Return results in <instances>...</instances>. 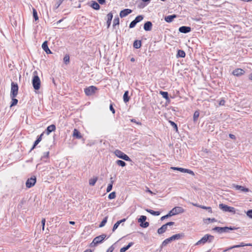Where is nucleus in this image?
<instances>
[{"instance_id": "nucleus-2", "label": "nucleus", "mask_w": 252, "mask_h": 252, "mask_svg": "<svg viewBox=\"0 0 252 252\" xmlns=\"http://www.w3.org/2000/svg\"><path fill=\"white\" fill-rule=\"evenodd\" d=\"M32 83L33 89L36 90H39L41 86V81L39 76H38V72L35 70L33 72V76L32 80Z\"/></svg>"}, {"instance_id": "nucleus-35", "label": "nucleus", "mask_w": 252, "mask_h": 252, "mask_svg": "<svg viewBox=\"0 0 252 252\" xmlns=\"http://www.w3.org/2000/svg\"><path fill=\"white\" fill-rule=\"evenodd\" d=\"M108 218V216H106L103 218V219L102 220V221L99 224V227H102L106 224Z\"/></svg>"}, {"instance_id": "nucleus-59", "label": "nucleus", "mask_w": 252, "mask_h": 252, "mask_svg": "<svg viewBox=\"0 0 252 252\" xmlns=\"http://www.w3.org/2000/svg\"><path fill=\"white\" fill-rule=\"evenodd\" d=\"M24 202H25V201L24 200V199L21 200L20 201V203L18 205V208H21L22 207V205L24 203Z\"/></svg>"}, {"instance_id": "nucleus-23", "label": "nucleus", "mask_w": 252, "mask_h": 252, "mask_svg": "<svg viewBox=\"0 0 252 252\" xmlns=\"http://www.w3.org/2000/svg\"><path fill=\"white\" fill-rule=\"evenodd\" d=\"M134 245V242H131L128 244L126 246H125L120 249V252H125L128 250L131 246Z\"/></svg>"}, {"instance_id": "nucleus-42", "label": "nucleus", "mask_w": 252, "mask_h": 252, "mask_svg": "<svg viewBox=\"0 0 252 252\" xmlns=\"http://www.w3.org/2000/svg\"><path fill=\"white\" fill-rule=\"evenodd\" d=\"M216 222L217 221V220L215 218H207L206 219H204V222L206 224H208L209 222Z\"/></svg>"}, {"instance_id": "nucleus-13", "label": "nucleus", "mask_w": 252, "mask_h": 252, "mask_svg": "<svg viewBox=\"0 0 252 252\" xmlns=\"http://www.w3.org/2000/svg\"><path fill=\"white\" fill-rule=\"evenodd\" d=\"M143 18L144 17H136L135 19L130 22L129 25V28L130 29L134 28L138 23L140 22L143 19Z\"/></svg>"}, {"instance_id": "nucleus-34", "label": "nucleus", "mask_w": 252, "mask_h": 252, "mask_svg": "<svg viewBox=\"0 0 252 252\" xmlns=\"http://www.w3.org/2000/svg\"><path fill=\"white\" fill-rule=\"evenodd\" d=\"M159 94L162 95V96L165 99V100L169 99V94L167 92H163V91H160Z\"/></svg>"}, {"instance_id": "nucleus-21", "label": "nucleus", "mask_w": 252, "mask_h": 252, "mask_svg": "<svg viewBox=\"0 0 252 252\" xmlns=\"http://www.w3.org/2000/svg\"><path fill=\"white\" fill-rule=\"evenodd\" d=\"M142 46V40H135L133 43V47L134 48L138 49Z\"/></svg>"}, {"instance_id": "nucleus-46", "label": "nucleus", "mask_w": 252, "mask_h": 252, "mask_svg": "<svg viewBox=\"0 0 252 252\" xmlns=\"http://www.w3.org/2000/svg\"><path fill=\"white\" fill-rule=\"evenodd\" d=\"M116 197V193L115 191H113L112 192H111L110 193H109V194L108 195V198L109 199H114Z\"/></svg>"}, {"instance_id": "nucleus-16", "label": "nucleus", "mask_w": 252, "mask_h": 252, "mask_svg": "<svg viewBox=\"0 0 252 252\" xmlns=\"http://www.w3.org/2000/svg\"><path fill=\"white\" fill-rule=\"evenodd\" d=\"M106 235L102 234L98 236L95 237L94 239L97 243V244L102 243L105 239L106 238Z\"/></svg>"}, {"instance_id": "nucleus-40", "label": "nucleus", "mask_w": 252, "mask_h": 252, "mask_svg": "<svg viewBox=\"0 0 252 252\" xmlns=\"http://www.w3.org/2000/svg\"><path fill=\"white\" fill-rule=\"evenodd\" d=\"M49 152H46L44 153L43 155L41 158V160L46 162V160L45 159H47L49 158Z\"/></svg>"}, {"instance_id": "nucleus-41", "label": "nucleus", "mask_w": 252, "mask_h": 252, "mask_svg": "<svg viewBox=\"0 0 252 252\" xmlns=\"http://www.w3.org/2000/svg\"><path fill=\"white\" fill-rule=\"evenodd\" d=\"M226 212H229L232 213V214H235L236 213V209L233 207L228 206Z\"/></svg>"}, {"instance_id": "nucleus-56", "label": "nucleus", "mask_w": 252, "mask_h": 252, "mask_svg": "<svg viewBox=\"0 0 252 252\" xmlns=\"http://www.w3.org/2000/svg\"><path fill=\"white\" fill-rule=\"evenodd\" d=\"M66 19V17H63V18H62V19L58 21L56 23H54L53 25H58L59 23H61V22H62L63 21H64Z\"/></svg>"}, {"instance_id": "nucleus-28", "label": "nucleus", "mask_w": 252, "mask_h": 252, "mask_svg": "<svg viewBox=\"0 0 252 252\" xmlns=\"http://www.w3.org/2000/svg\"><path fill=\"white\" fill-rule=\"evenodd\" d=\"M16 97V96H10V97L11 98V101L10 103V107H12L17 104L18 100L15 98Z\"/></svg>"}, {"instance_id": "nucleus-25", "label": "nucleus", "mask_w": 252, "mask_h": 252, "mask_svg": "<svg viewBox=\"0 0 252 252\" xmlns=\"http://www.w3.org/2000/svg\"><path fill=\"white\" fill-rule=\"evenodd\" d=\"M130 96H129V92L128 91H126L123 95V100L124 102L127 103L130 100Z\"/></svg>"}, {"instance_id": "nucleus-1", "label": "nucleus", "mask_w": 252, "mask_h": 252, "mask_svg": "<svg viewBox=\"0 0 252 252\" xmlns=\"http://www.w3.org/2000/svg\"><path fill=\"white\" fill-rule=\"evenodd\" d=\"M185 212V210L181 207L177 206L174 207L170 210L167 214L161 217L160 220H164L168 218L169 217L183 213Z\"/></svg>"}, {"instance_id": "nucleus-14", "label": "nucleus", "mask_w": 252, "mask_h": 252, "mask_svg": "<svg viewBox=\"0 0 252 252\" xmlns=\"http://www.w3.org/2000/svg\"><path fill=\"white\" fill-rule=\"evenodd\" d=\"M56 129V127L55 125L52 124L47 126L43 132L47 135H49L52 132L55 131Z\"/></svg>"}, {"instance_id": "nucleus-58", "label": "nucleus", "mask_w": 252, "mask_h": 252, "mask_svg": "<svg viewBox=\"0 0 252 252\" xmlns=\"http://www.w3.org/2000/svg\"><path fill=\"white\" fill-rule=\"evenodd\" d=\"M225 101L224 100V99H223V98L221 99L220 101H219V105H221V106H223L225 104Z\"/></svg>"}, {"instance_id": "nucleus-51", "label": "nucleus", "mask_w": 252, "mask_h": 252, "mask_svg": "<svg viewBox=\"0 0 252 252\" xmlns=\"http://www.w3.org/2000/svg\"><path fill=\"white\" fill-rule=\"evenodd\" d=\"M114 104L112 102H111L110 106H109V109L112 112V113L114 114L115 113V109H114L113 105Z\"/></svg>"}, {"instance_id": "nucleus-6", "label": "nucleus", "mask_w": 252, "mask_h": 252, "mask_svg": "<svg viewBox=\"0 0 252 252\" xmlns=\"http://www.w3.org/2000/svg\"><path fill=\"white\" fill-rule=\"evenodd\" d=\"M114 154L118 158L126 161H131V158L124 152L118 149L114 151Z\"/></svg>"}, {"instance_id": "nucleus-30", "label": "nucleus", "mask_w": 252, "mask_h": 252, "mask_svg": "<svg viewBox=\"0 0 252 252\" xmlns=\"http://www.w3.org/2000/svg\"><path fill=\"white\" fill-rule=\"evenodd\" d=\"M97 180V177H94L93 178L90 179L89 180V185L91 186H94Z\"/></svg>"}, {"instance_id": "nucleus-53", "label": "nucleus", "mask_w": 252, "mask_h": 252, "mask_svg": "<svg viewBox=\"0 0 252 252\" xmlns=\"http://www.w3.org/2000/svg\"><path fill=\"white\" fill-rule=\"evenodd\" d=\"M247 216L250 219H252V209L248 210L246 212Z\"/></svg>"}, {"instance_id": "nucleus-20", "label": "nucleus", "mask_w": 252, "mask_h": 252, "mask_svg": "<svg viewBox=\"0 0 252 252\" xmlns=\"http://www.w3.org/2000/svg\"><path fill=\"white\" fill-rule=\"evenodd\" d=\"M48 42L47 40L44 41L42 44V48L47 54H52L51 51L48 47Z\"/></svg>"}, {"instance_id": "nucleus-62", "label": "nucleus", "mask_w": 252, "mask_h": 252, "mask_svg": "<svg viewBox=\"0 0 252 252\" xmlns=\"http://www.w3.org/2000/svg\"><path fill=\"white\" fill-rule=\"evenodd\" d=\"M114 249L113 246H111L107 251L106 252H112Z\"/></svg>"}, {"instance_id": "nucleus-29", "label": "nucleus", "mask_w": 252, "mask_h": 252, "mask_svg": "<svg viewBox=\"0 0 252 252\" xmlns=\"http://www.w3.org/2000/svg\"><path fill=\"white\" fill-rule=\"evenodd\" d=\"M145 210L151 214V215L155 216H159L160 214V212L159 211H156L150 209H146Z\"/></svg>"}, {"instance_id": "nucleus-47", "label": "nucleus", "mask_w": 252, "mask_h": 252, "mask_svg": "<svg viewBox=\"0 0 252 252\" xmlns=\"http://www.w3.org/2000/svg\"><path fill=\"white\" fill-rule=\"evenodd\" d=\"M9 19L13 26H17V21L15 19L14 17H9Z\"/></svg>"}, {"instance_id": "nucleus-37", "label": "nucleus", "mask_w": 252, "mask_h": 252, "mask_svg": "<svg viewBox=\"0 0 252 252\" xmlns=\"http://www.w3.org/2000/svg\"><path fill=\"white\" fill-rule=\"evenodd\" d=\"M116 163L121 167H124L126 165V163L124 161L120 159L117 160L116 161Z\"/></svg>"}, {"instance_id": "nucleus-48", "label": "nucleus", "mask_w": 252, "mask_h": 252, "mask_svg": "<svg viewBox=\"0 0 252 252\" xmlns=\"http://www.w3.org/2000/svg\"><path fill=\"white\" fill-rule=\"evenodd\" d=\"M199 208L207 210L209 213H212V210L211 207H207L205 206L202 205L201 206H199Z\"/></svg>"}, {"instance_id": "nucleus-31", "label": "nucleus", "mask_w": 252, "mask_h": 252, "mask_svg": "<svg viewBox=\"0 0 252 252\" xmlns=\"http://www.w3.org/2000/svg\"><path fill=\"white\" fill-rule=\"evenodd\" d=\"M199 110L195 111L193 114V120L194 123L196 122L199 116Z\"/></svg>"}, {"instance_id": "nucleus-43", "label": "nucleus", "mask_w": 252, "mask_h": 252, "mask_svg": "<svg viewBox=\"0 0 252 252\" xmlns=\"http://www.w3.org/2000/svg\"><path fill=\"white\" fill-rule=\"evenodd\" d=\"M63 62L65 64H68L70 62L69 56L68 55H65L63 57Z\"/></svg>"}, {"instance_id": "nucleus-12", "label": "nucleus", "mask_w": 252, "mask_h": 252, "mask_svg": "<svg viewBox=\"0 0 252 252\" xmlns=\"http://www.w3.org/2000/svg\"><path fill=\"white\" fill-rule=\"evenodd\" d=\"M72 136L74 138L80 139H82L83 143L85 142V139L83 137L82 134L80 132V131L74 128L73 130Z\"/></svg>"}, {"instance_id": "nucleus-19", "label": "nucleus", "mask_w": 252, "mask_h": 252, "mask_svg": "<svg viewBox=\"0 0 252 252\" xmlns=\"http://www.w3.org/2000/svg\"><path fill=\"white\" fill-rule=\"evenodd\" d=\"M245 73V71L241 68H236L234 69L233 72L232 74L236 76L239 77Z\"/></svg>"}, {"instance_id": "nucleus-61", "label": "nucleus", "mask_w": 252, "mask_h": 252, "mask_svg": "<svg viewBox=\"0 0 252 252\" xmlns=\"http://www.w3.org/2000/svg\"><path fill=\"white\" fill-rule=\"evenodd\" d=\"M39 20V17H33V22L35 24H37Z\"/></svg>"}, {"instance_id": "nucleus-3", "label": "nucleus", "mask_w": 252, "mask_h": 252, "mask_svg": "<svg viewBox=\"0 0 252 252\" xmlns=\"http://www.w3.org/2000/svg\"><path fill=\"white\" fill-rule=\"evenodd\" d=\"M185 237V234L184 233H178L172 235L170 237L164 240L162 244L161 247L166 246L168 244L172 242L173 241L179 240Z\"/></svg>"}, {"instance_id": "nucleus-8", "label": "nucleus", "mask_w": 252, "mask_h": 252, "mask_svg": "<svg viewBox=\"0 0 252 252\" xmlns=\"http://www.w3.org/2000/svg\"><path fill=\"white\" fill-rule=\"evenodd\" d=\"M19 86L17 83L12 82L11 84L10 96H17L18 93Z\"/></svg>"}, {"instance_id": "nucleus-57", "label": "nucleus", "mask_w": 252, "mask_h": 252, "mask_svg": "<svg viewBox=\"0 0 252 252\" xmlns=\"http://www.w3.org/2000/svg\"><path fill=\"white\" fill-rule=\"evenodd\" d=\"M98 244H97V243L96 242V241H94V239L93 242L90 244V247H95Z\"/></svg>"}, {"instance_id": "nucleus-32", "label": "nucleus", "mask_w": 252, "mask_h": 252, "mask_svg": "<svg viewBox=\"0 0 252 252\" xmlns=\"http://www.w3.org/2000/svg\"><path fill=\"white\" fill-rule=\"evenodd\" d=\"M219 208L222 210L223 211L226 212L227 211V208L228 206L227 205H226L225 204L220 203L219 204Z\"/></svg>"}, {"instance_id": "nucleus-5", "label": "nucleus", "mask_w": 252, "mask_h": 252, "mask_svg": "<svg viewBox=\"0 0 252 252\" xmlns=\"http://www.w3.org/2000/svg\"><path fill=\"white\" fill-rule=\"evenodd\" d=\"M214 239V236L209 234H205L203 237L197 241L195 245H199L200 244H205L206 243H211Z\"/></svg>"}, {"instance_id": "nucleus-45", "label": "nucleus", "mask_w": 252, "mask_h": 252, "mask_svg": "<svg viewBox=\"0 0 252 252\" xmlns=\"http://www.w3.org/2000/svg\"><path fill=\"white\" fill-rule=\"evenodd\" d=\"M177 17H164V20L167 23H171L172 22L174 19L176 18Z\"/></svg>"}, {"instance_id": "nucleus-60", "label": "nucleus", "mask_w": 252, "mask_h": 252, "mask_svg": "<svg viewBox=\"0 0 252 252\" xmlns=\"http://www.w3.org/2000/svg\"><path fill=\"white\" fill-rule=\"evenodd\" d=\"M175 224V222H173V221H169V222H168L167 223H166L165 224H164L167 227H168V226H172V225H174Z\"/></svg>"}, {"instance_id": "nucleus-11", "label": "nucleus", "mask_w": 252, "mask_h": 252, "mask_svg": "<svg viewBox=\"0 0 252 252\" xmlns=\"http://www.w3.org/2000/svg\"><path fill=\"white\" fill-rule=\"evenodd\" d=\"M171 169H172L174 170L179 171L182 173H189L193 176L194 175V173L193 171L190 169H189L184 168H182V167H171Z\"/></svg>"}, {"instance_id": "nucleus-55", "label": "nucleus", "mask_w": 252, "mask_h": 252, "mask_svg": "<svg viewBox=\"0 0 252 252\" xmlns=\"http://www.w3.org/2000/svg\"><path fill=\"white\" fill-rule=\"evenodd\" d=\"M45 222H46L45 219L42 218V219L41 220V226H42V229L43 231L44 230Z\"/></svg>"}, {"instance_id": "nucleus-4", "label": "nucleus", "mask_w": 252, "mask_h": 252, "mask_svg": "<svg viewBox=\"0 0 252 252\" xmlns=\"http://www.w3.org/2000/svg\"><path fill=\"white\" fill-rule=\"evenodd\" d=\"M238 228V227L232 226L224 227L215 226L212 229V230L217 232L219 233H222L229 232L230 230H236Z\"/></svg>"}, {"instance_id": "nucleus-64", "label": "nucleus", "mask_w": 252, "mask_h": 252, "mask_svg": "<svg viewBox=\"0 0 252 252\" xmlns=\"http://www.w3.org/2000/svg\"><path fill=\"white\" fill-rule=\"evenodd\" d=\"M229 138H230L232 139H233V140L236 139L235 135L233 134H229Z\"/></svg>"}, {"instance_id": "nucleus-9", "label": "nucleus", "mask_w": 252, "mask_h": 252, "mask_svg": "<svg viewBox=\"0 0 252 252\" xmlns=\"http://www.w3.org/2000/svg\"><path fill=\"white\" fill-rule=\"evenodd\" d=\"M147 217L142 215L138 219V222L140 223V226L142 228H147L149 226V222L146 221Z\"/></svg>"}, {"instance_id": "nucleus-44", "label": "nucleus", "mask_w": 252, "mask_h": 252, "mask_svg": "<svg viewBox=\"0 0 252 252\" xmlns=\"http://www.w3.org/2000/svg\"><path fill=\"white\" fill-rule=\"evenodd\" d=\"M92 7L94 9H96V10H98L100 8V6H99V4L95 1H93V2L92 4Z\"/></svg>"}, {"instance_id": "nucleus-38", "label": "nucleus", "mask_w": 252, "mask_h": 252, "mask_svg": "<svg viewBox=\"0 0 252 252\" xmlns=\"http://www.w3.org/2000/svg\"><path fill=\"white\" fill-rule=\"evenodd\" d=\"M170 125L173 127L176 132H178V128L177 124L172 121H169Z\"/></svg>"}, {"instance_id": "nucleus-7", "label": "nucleus", "mask_w": 252, "mask_h": 252, "mask_svg": "<svg viewBox=\"0 0 252 252\" xmlns=\"http://www.w3.org/2000/svg\"><path fill=\"white\" fill-rule=\"evenodd\" d=\"M98 88L94 86H91L84 89L85 94L87 96H91L94 94Z\"/></svg>"}, {"instance_id": "nucleus-17", "label": "nucleus", "mask_w": 252, "mask_h": 252, "mask_svg": "<svg viewBox=\"0 0 252 252\" xmlns=\"http://www.w3.org/2000/svg\"><path fill=\"white\" fill-rule=\"evenodd\" d=\"M232 186L235 188L236 190H240L243 192H249L250 189L249 188H246L244 186L233 184Z\"/></svg>"}, {"instance_id": "nucleus-27", "label": "nucleus", "mask_w": 252, "mask_h": 252, "mask_svg": "<svg viewBox=\"0 0 252 252\" xmlns=\"http://www.w3.org/2000/svg\"><path fill=\"white\" fill-rule=\"evenodd\" d=\"M167 229V226L165 224H163L160 228L158 229L157 232L158 234H161L165 232Z\"/></svg>"}, {"instance_id": "nucleus-63", "label": "nucleus", "mask_w": 252, "mask_h": 252, "mask_svg": "<svg viewBox=\"0 0 252 252\" xmlns=\"http://www.w3.org/2000/svg\"><path fill=\"white\" fill-rule=\"evenodd\" d=\"M146 191L150 193L152 195L155 194V193H154L152 191H151L148 188H147Z\"/></svg>"}, {"instance_id": "nucleus-10", "label": "nucleus", "mask_w": 252, "mask_h": 252, "mask_svg": "<svg viewBox=\"0 0 252 252\" xmlns=\"http://www.w3.org/2000/svg\"><path fill=\"white\" fill-rule=\"evenodd\" d=\"M36 182V177L35 176H32L28 178L26 182V186L27 188H31L33 187Z\"/></svg>"}, {"instance_id": "nucleus-54", "label": "nucleus", "mask_w": 252, "mask_h": 252, "mask_svg": "<svg viewBox=\"0 0 252 252\" xmlns=\"http://www.w3.org/2000/svg\"><path fill=\"white\" fill-rule=\"evenodd\" d=\"M113 15H115L116 16L118 15V12H117L116 10H113V11L110 12L107 16H113Z\"/></svg>"}, {"instance_id": "nucleus-15", "label": "nucleus", "mask_w": 252, "mask_h": 252, "mask_svg": "<svg viewBox=\"0 0 252 252\" xmlns=\"http://www.w3.org/2000/svg\"><path fill=\"white\" fill-rule=\"evenodd\" d=\"M191 31V28L189 26H181L179 28V32L181 33H187Z\"/></svg>"}, {"instance_id": "nucleus-18", "label": "nucleus", "mask_w": 252, "mask_h": 252, "mask_svg": "<svg viewBox=\"0 0 252 252\" xmlns=\"http://www.w3.org/2000/svg\"><path fill=\"white\" fill-rule=\"evenodd\" d=\"M153 24L151 21L146 22L143 25V29L146 32L151 31L152 29Z\"/></svg>"}, {"instance_id": "nucleus-39", "label": "nucleus", "mask_w": 252, "mask_h": 252, "mask_svg": "<svg viewBox=\"0 0 252 252\" xmlns=\"http://www.w3.org/2000/svg\"><path fill=\"white\" fill-rule=\"evenodd\" d=\"M114 183V181H111L110 183L108 185L107 188L106 189V192H109L111 191L113 188V184Z\"/></svg>"}, {"instance_id": "nucleus-52", "label": "nucleus", "mask_w": 252, "mask_h": 252, "mask_svg": "<svg viewBox=\"0 0 252 252\" xmlns=\"http://www.w3.org/2000/svg\"><path fill=\"white\" fill-rule=\"evenodd\" d=\"M130 121L132 123H135L136 125L139 126H141L142 123L140 121H137L135 119H130Z\"/></svg>"}, {"instance_id": "nucleus-50", "label": "nucleus", "mask_w": 252, "mask_h": 252, "mask_svg": "<svg viewBox=\"0 0 252 252\" xmlns=\"http://www.w3.org/2000/svg\"><path fill=\"white\" fill-rule=\"evenodd\" d=\"M113 17H108V19L106 22L107 28H109L110 27Z\"/></svg>"}, {"instance_id": "nucleus-36", "label": "nucleus", "mask_w": 252, "mask_h": 252, "mask_svg": "<svg viewBox=\"0 0 252 252\" xmlns=\"http://www.w3.org/2000/svg\"><path fill=\"white\" fill-rule=\"evenodd\" d=\"M120 23V19L119 17H116L113 20V27L114 29L116 28L117 25H119Z\"/></svg>"}, {"instance_id": "nucleus-26", "label": "nucleus", "mask_w": 252, "mask_h": 252, "mask_svg": "<svg viewBox=\"0 0 252 252\" xmlns=\"http://www.w3.org/2000/svg\"><path fill=\"white\" fill-rule=\"evenodd\" d=\"M132 12L131 10L129 9H125L121 10L119 13V16H127V15L131 13Z\"/></svg>"}, {"instance_id": "nucleus-22", "label": "nucleus", "mask_w": 252, "mask_h": 252, "mask_svg": "<svg viewBox=\"0 0 252 252\" xmlns=\"http://www.w3.org/2000/svg\"><path fill=\"white\" fill-rule=\"evenodd\" d=\"M244 246L252 247V243H245L244 242H242L239 245H233L232 247V249H234V248H239L244 247Z\"/></svg>"}, {"instance_id": "nucleus-49", "label": "nucleus", "mask_w": 252, "mask_h": 252, "mask_svg": "<svg viewBox=\"0 0 252 252\" xmlns=\"http://www.w3.org/2000/svg\"><path fill=\"white\" fill-rule=\"evenodd\" d=\"M121 224L120 222L118 220L113 225L112 228V232H114L118 227L119 225Z\"/></svg>"}, {"instance_id": "nucleus-33", "label": "nucleus", "mask_w": 252, "mask_h": 252, "mask_svg": "<svg viewBox=\"0 0 252 252\" xmlns=\"http://www.w3.org/2000/svg\"><path fill=\"white\" fill-rule=\"evenodd\" d=\"M44 134V132H42L41 134L37 136L36 139L34 142V143L35 144H36L37 145L39 143V142L42 140V137H43Z\"/></svg>"}, {"instance_id": "nucleus-24", "label": "nucleus", "mask_w": 252, "mask_h": 252, "mask_svg": "<svg viewBox=\"0 0 252 252\" xmlns=\"http://www.w3.org/2000/svg\"><path fill=\"white\" fill-rule=\"evenodd\" d=\"M186 57V53L183 50L179 49L177 50V53L176 54V58H185Z\"/></svg>"}]
</instances>
